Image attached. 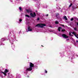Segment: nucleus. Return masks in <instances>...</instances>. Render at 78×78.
<instances>
[{
    "label": "nucleus",
    "mask_w": 78,
    "mask_h": 78,
    "mask_svg": "<svg viewBox=\"0 0 78 78\" xmlns=\"http://www.w3.org/2000/svg\"><path fill=\"white\" fill-rule=\"evenodd\" d=\"M30 67L27 69L26 70V72H27V71H31L33 70V67H34V65L32 62H30Z\"/></svg>",
    "instance_id": "nucleus-1"
},
{
    "label": "nucleus",
    "mask_w": 78,
    "mask_h": 78,
    "mask_svg": "<svg viewBox=\"0 0 78 78\" xmlns=\"http://www.w3.org/2000/svg\"><path fill=\"white\" fill-rule=\"evenodd\" d=\"M46 24L44 23H39L37 24L35 27H37L38 28H43L44 27H45Z\"/></svg>",
    "instance_id": "nucleus-2"
},
{
    "label": "nucleus",
    "mask_w": 78,
    "mask_h": 78,
    "mask_svg": "<svg viewBox=\"0 0 78 78\" xmlns=\"http://www.w3.org/2000/svg\"><path fill=\"white\" fill-rule=\"evenodd\" d=\"M30 15L32 17H35L36 16V13L35 12H34V14H33L32 13H30Z\"/></svg>",
    "instance_id": "nucleus-3"
},
{
    "label": "nucleus",
    "mask_w": 78,
    "mask_h": 78,
    "mask_svg": "<svg viewBox=\"0 0 78 78\" xmlns=\"http://www.w3.org/2000/svg\"><path fill=\"white\" fill-rule=\"evenodd\" d=\"M62 37L63 38L65 39H67V38H69V36H67L65 34H62Z\"/></svg>",
    "instance_id": "nucleus-4"
},
{
    "label": "nucleus",
    "mask_w": 78,
    "mask_h": 78,
    "mask_svg": "<svg viewBox=\"0 0 78 78\" xmlns=\"http://www.w3.org/2000/svg\"><path fill=\"white\" fill-rule=\"evenodd\" d=\"M26 11L27 13H29V12H32V10L31 9H29L26 10Z\"/></svg>",
    "instance_id": "nucleus-5"
},
{
    "label": "nucleus",
    "mask_w": 78,
    "mask_h": 78,
    "mask_svg": "<svg viewBox=\"0 0 78 78\" xmlns=\"http://www.w3.org/2000/svg\"><path fill=\"white\" fill-rule=\"evenodd\" d=\"M27 29L28 31H32V29L30 28V27H28Z\"/></svg>",
    "instance_id": "nucleus-6"
},
{
    "label": "nucleus",
    "mask_w": 78,
    "mask_h": 78,
    "mask_svg": "<svg viewBox=\"0 0 78 78\" xmlns=\"http://www.w3.org/2000/svg\"><path fill=\"white\" fill-rule=\"evenodd\" d=\"M72 34H73L75 36V37H78L77 36H76V34L75 33V31H73V32L72 33Z\"/></svg>",
    "instance_id": "nucleus-7"
},
{
    "label": "nucleus",
    "mask_w": 78,
    "mask_h": 78,
    "mask_svg": "<svg viewBox=\"0 0 78 78\" xmlns=\"http://www.w3.org/2000/svg\"><path fill=\"white\" fill-rule=\"evenodd\" d=\"M72 8H73V10H74L75 9H76V8H76V7L73 6Z\"/></svg>",
    "instance_id": "nucleus-8"
},
{
    "label": "nucleus",
    "mask_w": 78,
    "mask_h": 78,
    "mask_svg": "<svg viewBox=\"0 0 78 78\" xmlns=\"http://www.w3.org/2000/svg\"><path fill=\"white\" fill-rule=\"evenodd\" d=\"M1 73H3L4 75H5V76H6V73H5V72H1Z\"/></svg>",
    "instance_id": "nucleus-9"
},
{
    "label": "nucleus",
    "mask_w": 78,
    "mask_h": 78,
    "mask_svg": "<svg viewBox=\"0 0 78 78\" xmlns=\"http://www.w3.org/2000/svg\"><path fill=\"white\" fill-rule=\"evenodd\" d=\"M62 28V27H58V30L59 31H61V29Z\"/></svg>",
    "instance_id": "nucleus-10"
},
{
    "label": "nucleus",
    "mask_w": 78,
    "mask_h": 78,
    "mask_svg": "<svg viewBox=\"0 0 78 78\" xmlns=\"http://www.w3.org/2000/svg\"><path fill=\"white\" fill-rule=\"evenodd\" d=\"M9 72V70H8V69H5V73H7V72Z\"/></svg>",
    "instance_id": "nucleus-11"
},
{
    "label": "nucleus",
    "mask_w": 78,
    "mask_h": 78,
    "mask_svg": "<svg viewBox=\"0 0 78 78\" xmlns=\"http://www.w3.org/2000/svg\"><path fill=\"white\" fill-rule=\"evenodd\" d=\"M64 19H65L66 20H67V16H64Z\"/></svg>",
    "instance_id": "nucleus-12"
},
{
    "label": "nucleus",
    "mask_w": 78,
    "mask_h": 78,
    "mask_svg": "<svg viewBox=\"0 0 78 78\" xmlns=\"http://www.w3.org/2000/svg\"><path fill=\"white\" fill-rule=\"evenodd\" d=\"M25 16L26 17H29V18L30 17V16H29L28 15H26Z\"/></svg>",
    "instance_id": "nucleus-13"
},
{
    "label": "nucleus",
    "mask_w": 78,
    "mask_h": 78,
    "mask_svg": "<svg viewBox=\"0 0 78 78\" xmlns=\"http://www.w3.org/2000/svg\"><path fill=\"white\" fill-rule=\"evenodd\" d=\"M55 24H58L59 23V22L58 21H56L55 22Z\"/></svg>",
    "instance_id": "nucleus-14"
},
{
    "label": "nucleus",
    "mask_w": 78,
    "mask_h": 78,
    "mask_svg": "<svg viewBox=\"0 0 78 78\" xmlns=\"http://www.w3.org/2000/svg\"><path fill=\"white\" fill-rule=\"evenodd\" d=\"M13 33V30H11L10 31V34H11V33Z\"/></svg>",
    "instance_id": "nucleus-15"
},
{
    "label": "nucleus",
    "mask_w": 78,
    "mask_h": 78,
    "mask_svg": "<svg viewBox=\"0 0 78 78\" xmlns=\"http://www.w3.org/2000/svg\"><path fill=\"white\" fill-rule=\"evenodd\" d=\"M19 9H20V11H22V7H19Z\"/></svg>",
    "instance_id": "nucleus-16"
},
{
    "label": "nucleus",
    "mask_w": 78,
    "mask_h": 78,
    "mask_svg": "<svg viewBox=\"0 0 78 78\" xmlns=\"http://www.w3.org/2000/svg\"><path fill=\"white\" fill-rule=\"evenodd\" d=\"M74 30H75V31H77V29L76 27L74 28Z\"/></svg>",
    "instance_id": "nucleus-17"
},
{
    "label": "nucleus",
    "mask_w": 78,
    "mask_h": 78,
    "mask_svg": "<svg viewBox=\"0 0 78 78\" xmlns=\"http://www.w3.org/2000/svg\"><path fill=\"white\" fill-rule=\"evenodd\" d=\"M69 36H73V35L71 34V33L70 32H69Z\"/></svg>",
    "instance_id": "nucleus-18"
},
{
    "label": "nucleus",
    "mask_w": 78,
    "mask_h": 78,
    "mask_svg": "<svg viewBox=\"0 0 78 78\" xmlns=\"http://www.w3.org/2000/svg\"><path fill=\"white\" fill-rule=\"evenodd\" d=\"M73 5V4H72V3H71L70 5L69 6V7H70L71 6H72Z\"/></svg>",
    "instance_id": "nucleus-19"
},
{
    "label": "nucleus",
    "mask_w": 78,
    "mask_h": 78,
    "mask_svg": "<svg viewBox=\"0 0 78 78\" xmlns=\"http://www.w3.org/2000/svg\"><path fill=\"white\" fill-rule=\"evenodd\" d=\"M66 31V30L65 29L62 30V32H64V31Z\"/></svg>",
    "instance_id": "nucleus-20"
},
{
    "label": "nucleus",
    "mask_w": 78,
    "mask_h": 78,
    "mask_svg": "<svg viewBox=\"0 0 78 78\" xmlns=\"http://www.w3.org/2000/svg\"><path fill=\"white\" fill-rule=\"evenodd\" d=\"M73 18H72L71 19V21H73Z\"/></svg>",
    "instance_id": "nucleus-21"
},
{
    "label": "nucleus",
    "mask_w": 78,
    "mask_h": 78,
    "mask_svg": "<svg viewBox=\"0 0 78 78\" xmlns=\"http://www.w3.org/2000/svg\"><path fill=\"white\" fill-rule=\"evenodd\" d=\"M12 48H15V46L13 45V46H12Z\"/></svg>",
    "instance_id": "nucleus-22"
},
{
    "label": "nucleus",
    "mask_w": 78,
    "mask_h": 78,
    "mask_svg": "<svg viewBox=\"0 0 78 78\" xmlns=\"http://www.w3.org/2000/svg\"><path fill=\"white\" fill-rule=\"evenodd\" d=\"M22 21V20L21 19H20L19 20V22H21Z\"/></svg>",
    "instance_id": "nucleus-23"
},
{
    "label": "nucleus",
    "mask_w": 78,
    "mask_h": 78,
    "mask_svg": "<svg viewBox=\"0 0 78 78\" xmlns=\"http://www.w3.org/2000/svg\"><path fill=\"white\" fill-rule=\"evenodd\" d=\"M58 15H59V14H58V13H57V14H56V17H57V16H58Z\"/></svg>",
    "instance_id": "nucleus-24"
},
{
    "label": "nucleus",
    "mask_w": 78,
    "mask_h": 78,
    "mask_svg": "<svg viewBox=\"0 0 78 78\" xmlns=\"http://www.w3.org/2000/svg\"><path fill=\"white\" fill-rule=\"evenodd\" d=\"M40 20L39 18L38 17V18H37V20Z\"/></svg>",
    "instance_id": "nucleus-25"
},
{
    "label": "nucleus",
    "mask_w": 78,
    "mask_h": 78,
    "mask_svg": "<svg viewBox=\"0 0 78 78\" xmlns=\"http://www.w3.org/2000/svg\"><path fill=\"white\" fill-rule=\"evenodd\" d=\"M77 18H76V17H74V19H76Z\"/></svg>",
    "instance_id": "nucleus-26"
},
{
    "label": "nucleus",
    "mask_w": 78,
    "mask_h": 78,
    "mask_svg": "<svg viewBox=\"0 0 78 78\" xmlns=\"http://www.w3.org/2000/svg\"><path fill=\"white\" fill-rule=\"evenodd\" d=\"M2 41H5V40H4V39H2Z\"/></svg>",
    "instance_id": "nucleus-27"
},
{
    "label": "nucleus",
    "mask_w": 78,
    "mask_h": 78,
    "mask_svg": "<svg viewBox=\"0 0 78 78\" xmlns=\"http://www.w3.org/2000/svg\"><path fill=\"white\" fill-rule=\"evenodd\" d=\"M45 73H47V71L45 70Z\"/></svg>",
    "instance_id": "nucleus-28"
},
{
    "label": "nucleus",
    "mask_w": 78,
    "mask_h": 78,
    "mask_svg": "<svg viewBox=\"0 0 78 78\" xmlns=\"http://www.w3.org/2000/svg\"><path fill=\"white\" fill-rule=\"evenodd\" d=\"M62 27H64V25H62Z\"/></svg>",
    "instance_id": "nucleus-29"
},
{
    "label": "nucleus",
    "mask_w": 78,
    "mask_h": 78,
    "mask_svg": "<svg viewBox=\"0 0 78 78\" xmlns=\"http://www.w3.org/2000/svg\"><path fill=\"white\" fill-rule=\"evenodd\" d=\"M76 20H77L78 21V19L77 18H76Z\"/></svg>",
    "instance_id": "nucleus-30"
},
{
    "label": "nucleus",
    "mask_w": 78,
    "mask_h": 78,
    "mask_svg": "<svg viewBox=\"0 0 78 78\" xmlns=\"http://www.w3.org/2000/svg\"><path fill=\"white\" fill-rule=\"evenodd\" d=\"M46 16H48V14H47Z\"/></svg>",
    "instance_id": "nucleus-31"
},
{
    "label": "nucleus",
    "mask_w": 78,
    "mask_h": 78,
    "mask_svg": "<svg viewBox=\"0 0 78 78\" xmlns=\"http://www.w3.org/2000/svg\"><path fill=\"white\" fill-rule=\"evenodd\" d=\"M76 42H77H77H78V40L76 41Z\"/></svg>",
    "instance_id": "nucleus-32"
},
{
    "label": "nucleus",
    "mask_w": 78,
    "mask_h": 78,
    "mask_svg": "<svg viewBox=\"0 0 78 78\" xmlns=\"http://www.w3.org/2000/svg\"><path fill=\"white\" fill-rule=\"evenodd\" d=\"M41 47H44V46H43V45H41Z\"/></svg>",
    "instance_id": "nucleus-33"
},
{
    "label": "nucleus",
    "mask_w": 78,
    "mask_h": 78,
    "mask_svg": "<svg viewBox=\"0 0 78 78\" xmlns=\"http://www.w3.org/2000/svg\"><path fill=\"white\" fill-rule=\"evenodd\" d=\"M67 41H68V40H69V39H67Z\"/></svg>",
    "instance_id": "nucleus-34"
},
{
    "label": "nucleus",
    "mask_w": 78,
    "mask_h": 78,
    "mask_svg": "<svg viewBox=\"0 0 78 78\" xmlns=\"http://www.w3.org/2000/svg\"><path fill=\"white\" fill-rule=\"evenodd\" d=\"M76 38H77V39H78V37H77Z\"/></svg>",
    "instance_id": "nucleus-35"
},
{
    "label": "nucleus",
    "mask_w": 78,
    "mask_h": 78,
    "mask_svg": "<svg viewBox=\"0 0 78 78\" xmlns=\"http://www.w3.org/2000/svg\"><path fill=\"white\" fill-rule=\"evenodd\" d=\"M36 12H37V11H36Z\"/></svg>",
    "instance_id": "nucleus-36"
},
{
    "label": "nucleus",
    "mask_w": 78,
    "mask_h": 78,
    "mask_svg": "<svg viewBox=\"0 0 78 78\" xmlns=\"http://www.w3.org/2000/svg\"><path fill=\"white\" fill-rule=\"evenodd\" d=\"M27 77H29V76H27Z\"/></svg>",
    "instance_id": "nucleus-37"
},
{
    "label": "nucleus",
    "mask_w": 78,
    "mask_h": 78,
    "mask_svg": "<svg viewBox=\"0 0 78 78\" xmlns=\"http://www.w3.org/2000/svg\"><path fill=\"white\" fill-rule=\"evenodd\" d=\"M56 1H57V0H56Z\"/></svg>",
    "instance_id": "nucleus-38"
}]
</instances>
